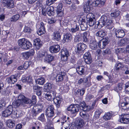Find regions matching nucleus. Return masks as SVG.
<instances>
[{
    "mask_svg": "<svg viewBox=\"0 0 129 129\" xmlns=\"http://www.w3.org/2000/svg\"><path fill=\"white\" fill-rule=\"evenodd\" d=\"M54 8L52 6H49L46 9L47 14L49 16H51L53 13Z\"/></svg>",
    "mask_w": 129,
    "mask_h": 129,
    "instance_id": "29",
    "label": "nucleus"
},
{
    "mask_svg": "<svg viewBox=\"0 0 129 129\" xmlns=\"http://www.w3.org/2000/svg\"><path fill=\"white\" fill-rule=\"evenodd\" d=\"M54 106L53 105H49L48 106L46 110V112L48 117H52L54 116Z\"/></svg>",
    "mask_w": 129,
    "mask_h": 129,
    "instance_id": "4",
    "label": "nucleus"
},
{
    "mask_svg": "<svg viewBox=\"0 0 129 129\" xmlns=\"http://www.w3.org/2000/svg\"><path fill=\"white\" fill-rule=\"evenodd\" d=\"M23 31L25 33H30V29L29 27L25 25L24 29Z\"/></svg>",
    "mask_w": 129,
    "mask_h": 129,
    "instance_id": "63",
    "label": "nucleus"
},
{
    "mask_svg": "<svg viewBox=\"0 0 129 129\" xmlns=\"http://www.w3.org/2000/svg\"><path fill=\"white\" fill-rule=\"evenodd\" d=\"M33 89L34 91L36 92V94L38 96H40L41 95L42 93V87H40L37 85H35L33 86Z\"/></svg>",
    "mask_w": 129,
    "mask_h": 129,
    "instance_id": "13",
    "label": "nucleus"
},
{
    "mask_svg": "<svg viewBox=\"0 0 129 129\" xmlns=\"http://www.w3.org/2000/svg\"><path fill=\"white\" fill-rule=\"evenodd\" d=\"M54 59V57L51 54H48L43 58V60L44 62L46 63H50Z\"/></svg>",
    "mask_w": 129,
    "mask_h": 129,
    "instance_id": "17",
    "label": "nucleus"
},
{
    "mask_svg": "<svg viewBox=\"0 0 129 129\" xmlns=\"http://www.w3.org/2000/svg\"><path fill=\"white\" fill-rule=\"evenodd\" d=\"M101 41L106 45L108 44L109 42L108 38L107 37L103 38Z\"/></svg>",
    "mask_w": 129,
    "mask_h": 129,
    "instance_id": "60",
    "label": "nucleus"
},
{
    "mask_svg": "<svg viewBox=\"0 0 129 129\" xmlns=\"http://www.w3.org/2000/svg\"><path fill=\"white\" fill-rule=\"evenodd\" d=\"M94 97V96L91 94H87L86 96V100L87 101H89Z\"/></svg>",
    "mask_w": 129,
    "mask_h": 129,
    "instance_id": "62",
    "label": "nucleus"
},
{
    "mask_svg": "<svg viewBox=\"0 0 129 129\" xmlns=\"http://www.w3.org/2000/svg\"><path fill=\"white\" fill-rule=\"evenodd\" d=\"M87 81V78H81L78 81V83L79 84H81V83L85 82Z\"/></svg>",
    "mask_w": 129,
    "mask_h": 129,
    "instance_id": "59",
    "label": "nucleus"
},
{
    "mask_svg": "<svg viewBox=\"0 0 129 129\" xmlns=\"http://www.w3.org/2000/svg\"><path fill=\"white\" fill-rule=\"evenodd\" d=\"M61 56L69 55L68 51L65 48H63L61 50Z\"/></svg>",
    "mask_w": 129,
    "mask_h": 129,
    "instance_id": "39",
    "label": "nucleus"
},
{
    "mask_svg": "<svg viewBox=\"0 0 129 129\" xmlns=\"http://www.w3.org/2000/svg\"><path fill=\"white\" fill-rule=\"evenodd\" d=\"M21 48L24 49H28L31 47L32 44L28 41L26 40Z\"/></svg>",
    "mask_w": 129,
    "mask_h": 129,
    "instance_id": "26",
    "label": "nucleus"
},
{
    "mask_svg": "<svg viewBox=\"0 0 129 129\" xmlns=\"http://www.w3.org/2000/svg\"><path fill=\"white\" fill-rule=\"evenodd\" d=\"M80 109L84 111H88L90 109V107L86 105L85 103L84 102H82L80 103Z\"/></svg>",
    "mask_w": 129,
    "mask_h": 129,
    "instance_id": "14",
    "label": "nucleus"
},
{
    "mask_svg": "<svg viewBox=\"0 0 129 129\" xmlns=\"http://www.w3.org/2000/svg\"><path fill=\"white\" fill-rule=\"evenodd\" d=\"M69 86L70 85L69 84L67 83L66 85L61 86L60 89L63 92H67L69 90Z\"/></svg>",
    "mask_w": 129,
    "mask_h": 129,
    "instance_id": "28",
    "label": "nucleus"
},
{
    "mask_svg": "<svg viewBox=\"0 0 129 129\" xmlns=\"http://www.w3.org/2000/svg\"><path fill=\"white\" fill-rule=\"evenodd\" d=\"M79 25L77 24L74 27H72L69 29V31L72 33H75L77 31H79Z\"/></svg>",
    "mask_w": 129,
    "mask_h": 129,
    "instance_id": "27",
    "label": "nucleus"
},
{
    "mask_svg": "<svg viewBox=\"0 0 129 129\" xmlns=\"http://www.w3.org/2000/svg\"><path fill=\"white\" fill-rule=\"evenodd\" d=\"M125 34V32L123 29H118L116 30L115 32V35L118 38H122Z\"/></svg>",
    "mask_w": 129,
    "mask_h": 129,
    "instance_id": "12",
    "label": "nucleus"
},
{
    "mask_svg": "<svg viewBox=\"0 0 129 129\" xmlns=\"http://www.w3.org/2000/svg\"><path fill=\"white\" fill-rule=\"evenodd\" d=\"M121 106L122 108L124 110H126L129 108V99L126 98L125 102L121 103Z\"/></svg>",
    "mask_w": 129,
    "mask_h": 129,
    "instance_id": "19",
    "label": "nucleus"
},
{
    "mask_svg": "<svg viewBox=\"0 0 129 129\" xmlns=\"http://www.w3.org/2000/svg\"><path fill=\"white\" fill-rule=\"evenodd\" d=\"M106 2V0H96V3L99 7L104 5Z\"/></svg>",
    "mask_w": 129,
    "mask_h": 129,
    "instance_id": "47",
    "label": "nucleus"
},
{
    "mask_svg": "<svg viewBox=\"0 0 129 129\" xmlns=\"http://www.w3.org/2000/svg\"><path fill=\"white\" fill-rule=\"evenodd\" d=\"M6 80L9 84H14L17 81L16 76L14 75H12L9 77L8 78L6 79Z\"/></svg>",
    "mask_w": 129,
    "mask_h": 129,
    "instance_id": "8",
    "label": "nucleus"
},
{
    "mask_svg": "<svg viewBox=\"0 0 129 129\" xmlns=\"http://www.w3.org/2000/svg\"><path fill=\"white\" fill-rule=\"evenodd\" d=\"M102 112L103 111L102 109L100 108L98 109L95 112L94 115V117L96 118H98L101 114Z\"/></svg>",
    "mask_w": 129,
    "mask_h": 129,
    "instance_id": "40",
    "label": "nucleus"
},
{
    "mask_svg": "<svg viewBox=\"0 0 129 129\" xmlns=\"http://www.w3.org/2000/svg\"><path fill=\"white\" fill-rule=\"evenodd\" d=\"M34 44L35 46L36 49L39 50L42 46V42L40 39L37 38L34 40Z\"/></svg>",
    "mask_w": 129,
    "mask_h": 129,
    "instance_id": "16",
    "label": "nucleus"
},
{
    "mask_svg": "<svg viewBox=\"0 0 129 129\" xmlns=\"http://www.w3.org/2000/svg\"><path fill=\"white\" fill-rule=\"evenodd\" d=\"M31 63L30 62L28 61L25 62L24 63L23 65V67L24 69H27L29 66L30 65Z\"/></svg>",
    "mask_w": 129,
    "mask_h": 129,
    "instance_id": "57",
    "label": "nucleus"
},
{
    "mask_svg": "<svg viewBox=\"0 0 129 129\" xmlns=\"http://www.w3.org/2000/svg\"><path fill=\"white\" fill-rule=\"evenodd\" d=\"M38 120L43 122H44L46 121L45 115L44 113L42 114L38 117Z\"/></svg>",
    "mask_w": 129,
    "mask_h": 129,
    "instance_id": "48",
    "label": "nucleus"
},
{
    "mask_svg": "<svg viewBox=\"0 0 129 129\" xmlns=\"http://www.w3.org/2000/svg\"><path fill=\"white\" fill-rule=\"evenodd\" d=\"M49 50L52 53H57L60 50V46L58 45H54L50 46Z\"/></svg>",
    "mask_w": 129,
    "mask_h": 129,
    "instance_id": "7",
    "label": "nucleus"
},
{
    "mask_svg": "<svg viewBox=\"0 0 129 129\" xmlns=\"http://www.w3.org/2000/svg\"><path fill=\"white\" fill-rule=\"evenodd\" d=\"M45 32V29L39 28L38 30L37 33L39 35L41 36L43 35Z\"/></svg>",
    "mask_w": 129,
    "mask_h": 129,
    "instance_id": "56",
    "label": "nucleus"
},
{
    "mask_svg": "<svg viewBox=\"0 0 129 129\" xmlns=\"http://www.w3.org/2000/svg\"><path fill=\"white\" fill-rule=\"evenodd\" d=\"M84 125L83 120L81 119L78 120H77V123L76 124V126L77 128H80L82 127Z\"/></svg>",
    "mask_w": 129,
    "mask_h": 129,
    "instance_id": "33",
    "label": "nucleus"
},
{
    "mask_svg": "<svg viewBox=\"0 0 129 129\" xmlns=\"http://www.w3.org/2000/svg\"><path fill=\"white\" fill-rule=\"evenodd\" d=\"M105 25L106 27L109 29H111L114 26V24L113 21L109 19L108 20V22Z\"/></svg>",
    "mask_w": 129,
    "mask_h": 129,
    "instance_id": "30",
    "label": "nucleus"
},
{
    "mask_svg": "<svg viewBox=\"0 0 129 129\" xmlns=\"http://www.w3.org/2000/svg\"><path fill=\"white\" fill-rule=\"evenodd\" d=\"M15 122L14 121L9 120L7 123V125L8 127L10 128H12L15 125Z\"/></svg>",
    "mask_w": 129,
    "mask_h": 129,
    "instance_id": "46",
    "label": "nucleus"
},
{
    "mask_svg": "<svg viewBox=\"0 0 129 129\" xmlns=\"http://www.w3.org/2000/svg\"><path fill=\"white\" fill-rule=\"evenodd\" d=\"M72 36L70 33H67L64 36L63 39L65 42H68L72 39Z\"/></svg>",
    "mask_w": 129,
    "mask_h": 129,
    "instance_id": "31",
    "label": "nucleus"
},
{
    "mask_svg": "<svg viewBox=\"0 0 129 129\" xmlns=\"http://www.w3.org/2000/svg\"><path fill=\"white\" fill-rule=\"evenodd\" d=\"M86 47V45L83 43H78L76 46V52L78 54L80 53L84 50Z\"/></svg>",
    "mask_w": 129,
    "mask_h": 129,
    "instance_id": "5",
    "label": "nucleus"
},
{
    "mask_svg": "<svg viewBox=\"0 0 129 129\" xmlns=\"http://www.w3.org/2000/svg\"><path fill=\"white\" fill-rule=\"evenodd\" d=\"M76 70L77 73L82 75L84 71V67L83 66H79L76 68Z\"/></svg>",
    "mask_w": 129,
    "mask_h": 129,
    "instance_id": "25",
    "label": "nucleus"
},
{
    "mask_svg": "<svg viewBox=\"0 0 129 129\" xmlns=\"http://www.w3.org/2000/svg\"><path fill=\"white\" fill-rule=\"evenodd\" d=\"M22 81L23 82H27L28 83L32 82V79L29 77L28 76L25 78L22 79Z\"/></svg>",
    "mask_w": 129,
    "mask_h": 129,
    "instance_id": "51",
    "label": "nucleus"
},
{
    "mask_svg": "<svg viewBox=\"0 0 129 129\" xmlns=\"http://www.w3.org/2000/svg\"><path fill=\"white\" fill-rule=\"evenodd\" d=\"M35 54V51L34 49H31L29 52H27L23 53V56L24 58L26 59H28L30 56H33Z\"/></svg>",
    "mask_w": 129,
    "mask_h": 129,
    "instance_id": "11",
    "label": "nucleus"
},
{
    "mask_svg": "<svg viewBox=\"0 0 129 129\" xmlns=\"http://www.w3.org/2000/svg\"><path fill=\"white\" fill-rule=\"evenodd\" d=\"M45 82V79L42 77L39 78L36 80V82L37 84L41 85H43Z\"/></svg>",
    "mask_w": 129,
    "mask_h": 129,
    "instance_id": "38",
    "label": "nucleus"
},
{
    "mask_svg": "<svg viewBox=\"0 0 129 129\" xmlns=\"http://www.w3.org/2000/svg\"><path fill=\"white\" fill-rule=\"evenodd\" d=\"M129 118H120L119 120V121L121 123L124 124H127L129 122Z\"/></svg>",
    "mask_w": 129,
    "mask_h": 129,
    "instance_id": "49",
    "label": "nucleus"
},
{
    "mask_svg": "<svg viewBox=\"0 0 129 129\" xmlns=\"http://www.w3.org/2000/svg\"><path fill=\"white\" fill-rule=\"evenodd\" d=\"M120 43L122 44L128 43H129V40L127 38H124L121 40Z\"/></svg>",
    "mask_w": 129,
    "mask_h": 129,
    "instance_id": "55",
    "label": "nucleus"
},
{
    "mask_svg": "<svg viewBox=\"0 0 129 129\" xmlns=\"http://www.w3.org/2000/svg\"><path fill=\"white\" fill-rule=\"evenodd\" d=\"M87 21L88 24L90 26H93L96 23L95 19L92 18H87Z\"/></svg>",
    "mask_w": 129,
    "mask_h": 129,
    "instance_id": "23",
    "label": "nucleus"
},
{
    "mask_svg": "<svg viewBox=\"0 0 129 129\" xmlns=\"http://www.w3.org/2000/svg\"><path fill=\"white\" fill-rule=\"evenodd\" d=\"M3 59L4 61L6 62L7 61L8 59V57L6 55L3 54H2V59Z\"/></svg>",
    "mask_w": 129,
    "mask_h": 129,
    "instance_id": "61",
    "label": "nucleus"
},
{
    "mask_svg": "<svg viewBox=\"0 0 129 129\" xmlns=\"http://www.w3.org/2000/svg\"><path fill=\"white\" fill-rule=\"evenodd\" d=\"M120 12L118 10H115L110 14L111 16L114 18H117L119 15Z\"/></svg>",
    "mask_w": 129,
    "mask_h": 129,
    "instance_id": "34",
    "label": "nucleus"
},
{
    "mask_svg": "<svg viewBox=\"0 0 129 129\" xmlns=\"http://www.w3.org/2000/svg\"><path fill=\"white\" fill-rule=\"evenodd\" d=\"M11 114V112H10L7 109L3 112L2 113V116L4 117H7L10 116Z\"/></svg>",
    "mask_w": 129,
    "mask_h": 129,
    "instance_id": "52",
    "label": "nucleus"
},
{
    "mask_svg": "<svg viewBox=\"0 0 129 129\" xmlns=\"http://www.w3.org/2000/svg\"><path fill=\"white\" fill-rule=\"evenodd\" d=\"M112 116V114L110 112H108L105 114L103 118L105 120H108L111 119Z\"/></svg>",
    "mask_w": 129,
    "mask_h": 129,
    "instance_id": "37",
    "label": "nucleus"
},
{
    "mask_svg": "<svg viewBox=\"0 0 129 129\" xmlns=\"http://www.w3.org/2000/svg\"><path fill=\"white\" fill-rule=\"evenodd\" d=\"M53 38L54 40L57 41H59L61 39V36L60 33L58 31H57L53 33Z\"/></svg>",
    "mask_w": 129,
    "mask_h": 129,
    "instance_id": "22",
    "label": "nucleus"
},
{
    "mask_svg": "<svg viewBox=\"0 0 129 129\" xmlns=\"http://www.w3.org/2000/svg\"><path fill=\"white\" fill-rule=\"evenodd\" d=\"M82 34L79 33L75 37L74 41L75 42H78L82 40Z\"/></svg>",
    "mask_w": 129,
    "mask_h": 129,
    "instance_id": "44",
    "label": "nucleus"
},
{
    "mask_svg": "<svg viewBox=\"0 0 129 129\" xmlns=\"http://www.w3.org/2000/svg\"><path fill=\"white\" fill-rule=\"evenodd\" d=\"M38 106H35L33 107L32 111V114L33 116H36L42 111V109L39 108Z\"/></svg>",
    "mask_w": 129,
    "mask_h": 129,
    "instance_id": "6",
    "label": "nucleus"
},
{
    "mask_svg": "<svg viewBox=\"0 0 129 129\" xmlns=\"http://www.w3.org/2000/svg\"><path fill=\"white\" fill-rule=\"evenodd\" d=\"M21 97H19L20 99L22 100V102L23 105V103L26 104H30L32 103L31 100L29 99L26 97L24 95L21 94Z\"/></svg>",
    "mask_w": 129,
    "mask_h": 129,
    "instance_id": "9",
    "label": "nucleus"
},
{
    "mask_svg": "<svg viewBox=\"0 0 129 129\" xmlns=\"http://www.w3.org/2000/svg\"><path fill=\"white\" fill-rule=\"evenodd\" d=\"M124 84L122 83H121L118 84L117 87L114 88L115 90L117 92L121 90L124 86Z\"/></svg>",
    "mask_w": 129,
    "mask_h": 129,
    "instance_id": "32",
    "label": "nucleus"
},
{
    "mask_svg": "<svg viewBox=\"0 0 129 129\" xmlns=\"http://www.w3.org/2000/svg\"><path fill=\"white\" fill-rule=\"evenodd\" d=\"M4 3H5L8 9L13 8L14 6V2L13 0H9L6 1L4 0Z\"/></svg>",
    "mask_w": 129,
    "mask_h": 129,
    "instance_id": "15",
    "label": "nucleus"
},
{
    "mask_svg": "<svg viewBox=\"0 0 129 129\" xmlns=\"http://www.w3.org/2000/svg\"><path fill=\"white\" fill-rule=\"evenodd\" d=\"M53 85L51 83H47L45 85V87L46 89L50 90L51 89L53 86Z\"/></svg>",
    "mask_w": 129,
    "mask_h": 129,
    "instance_id": "50",
    "label": "nucleus"
},
{
    "mask_svg": "<svg viewBox=\"0 0 129 129\" xmlns=\"http://www.w3.org/2000/svg\"><path fill=\"white\" fill-rule=\"evenodd\" d=\"M87 34L88 33L86 31H85L82 34L81 37H82V39L84 42H87L88 41V38H87Z\"/></svg>",
    "mask_w": 129,
    "mask_h": 129,
    "instance_id": "42",
    "label": "nucleus"
},
{
    "mask_svg": "<svg viewBox=\"0 0 129 129\" xmlns=\"http://www.w3.org/2000/svg\"><path fill=\"white\" fill-rule=\"evenodd\" d=\"M108 19L107 16H102L99 20L97 24H96L95 25V28H96L102 27L104 25L108 22Z\"/></svg>",
    "mask_w": 129,
    "mask_h": 129,
    "instance_id": "3",
    "label": "nucleus"
},
{
    "mask_svg": "<svg viewBox=\"0 0 129 129\" xmlns=\"http://www.w3.org/2000/svg\"><path fill=\"white\" fill-rule=\"evenodd\" d=\"M81 29L82 30H85L86 29V23L85 22V20H83L82 22L80 25Z\"/></svg>",
    "mask_w": 129,
    "mask_h": 129,
    "instance_id": "41",
    "label": "nucleus"
},
{
    "mask_svg": "<svg viewBox=\"0 0 129 129\" xmlns=\"http://www.w3.org/2000/svg\"><path fill=\"white\" fill-rule=\"evenodd\" d=\"M80 109V106L77 104L71 105L67 108V110L72 114H76Z\"/></svg>",
    "mask_w": 129,
    "mask_h": 129,
    "instance_id": "2",
    "label": "nucleus"
},
{
    "mask_svg": "<svg viewBox=\"0 0 129 129\" xmlns=\"http://www.w3.org/2000/svg\"><path fill=\"white\" fill-rule=\"evenodd\" d=\"M57 0H47L46 1V5L50 6L53 4Z\"/></svg>",
    "mask_w": 129,
    "mask_h": 129,
    "instance_id": "54",
    "label": "nucleus"
},
{
    "mask_svg": "<svg viewBox=\"0 0 129 129\" xmlns=\"http://www.w3.org/2000/svg\"><path fill=\"white\" fill-rule=\"evenodd\" d=\"M98 43L95 41H93L90 43L89 47L91 49L93 50H95L98 47Z\"/></svg>",
    "mask_w": 129,
    "mask_h": 129,
    "instance_id": "35",
    "label": "nucleus"
},
{
    "mask_svg": "<svg viewBox=\"0 0 129 129\" xmlns=\"http://www.w3.org/2000/svg\"><path fill=\"white\" fill-rule=\"evenodd\" d=\"M91 3L90 2V1H88L87 2L84 8V11L88 13L90 11L91 8H92V6L91 5Z\"/></svg>",
    "mask_w": 129,
    "mask_h": 129,
    "instance_id": "21",
    "label": "nucleus"
},
{
    "mask_svg": "<svg viewBox=\"0 0 129 129\" xmlns=\"http://www.w3.org/2000/svg\"><path fill=\"white\" fill-rule=\"evenodd\" d=\"M99 46V47L101 49H103L105 47L106 45V44L104 43L101 40L99 43L98 44Z\"/></svg>",
    "mask_w": 129,
    "mask_h": 129,
    "instance_id": "58",
    "label": "nucleus"
},
{
    "mask_svg": "<svg viewBox=\"0 0 129 129\" xmlns=\"http://www.w3.org/2000/svg\"><path fill=\"white\" fill-rule=\"evenodd\" d=\"M107 33L104 30H99L96 33V35L98 37L103 38L106 35Z\"/></svg>",
    "mask_w": 129,
    "mask_h": 129,
    "instance_id": "20",
    "label": "nucleus"
},
{
    "mask_svg": "<svg viewBox=\"0 0 129 129\" xmlns=\"http://www.w3.org/2000/svg\"><path fill=\"white\" fill-rule=\"evenodd\" d=\"M125 66L122 63L118 61L116 62L115 65V69L116 71H119L122 68L123 69Z\"/></svg>",
    "mask_w": 129,
    "mask_h": 129,
    "instance_id": "24",
    "label": "nucleus"
},
{
    "mask_svg": "<svg viewBox=\"0 0 129 129\" xmlns=\"http://www.w3.org/2000/svg\"><path fill=\"white\" fill-rule=\"evenodd\" d=\"M85 61L87 64H90L92 62V59L91 57L84 58Z\"/></svg>",
    "mask_w": 129,
    "mask_h": 129,
    "instance_id": "53",
    "label": "nucleus"
},
{
    "mask_svg": "<svg viewBox=\"0 0 129 129\" xmlns=\"http://www.w3.org/2000/svg\"><path fill=\"white\" fill-rule=\"evenodd\" d=\"M65 75L66 73L62 72H61L60 74H57L56 77V81L57 82L62 81L65 77Z\"/></svg>",
    "mask_w": 129,
    "mask_h": 129,
    "instance_id": "10",
    "label": "nucleus"
},
{
    "mask_svg": "<svg viewBox=\"0 0 129 129\" xmlns=\"http://www.w3.org/2000/svg\"><path fill=\"white\" fill-rule=\"evenodd\" d=\"M21 94L19 95L18 96V100H15L13 103V105L16 107H18L21 105H23L22 102V100L19 98L21 96Z\"/></svg>",
    "mask_w": 129,
    "mask_h": 129,
    "instance_id": "18",
    "label": "nucleus"
},
{
    "mask_svg": "<svg viewBox=\"0 0 129 129\" xmlns=\"http://www.w3.org/2000/svg\"><path fill=\"white\" fill-rule=\"evenodd\" d=\"M56 92L55 91L50 90L47 92L45 94V98L48 101L53 100L54 102L56 107L58 108L63 99L61 96H59L56 97Z\"/></svg>",
    "mask_w": 129,
    "mask_h": 129,
    "instance_id": "1",
    "label": "nucleus"
},
{
    "mask_svg": "<svg viewBox=\"0 0 129 129\" xmlns=\"http://www.w3.org/2000/svg\"><path fill=\"white\" fill-rule=\"evenodd\" d=\"M19 17L20 15L19 14L14 15L11 17L10 20L12 22H16L19 19Z\"/></svg>",
    "mask_w": 129,
    "mask_h": 129,
    "instance_id": "43",
    "label": "nucleus"
},
{
    "mask_svg": "<svg viewBox=\"0 0 129 129\" xmlns=\"http://www.w3.org/2000/svg\"><path fill=\"white\" fill-rule=\"evenodd\" d=\"M85 89L83 88L81 89H78L76 92V93L78 95L80 94L81 95H83L85 92Z\"/></svg>",
    "mask_w": 129,
    "mask_h": 129,
    "instance_id": "45",
    "label": "nucleus"
},
{
    "mask_svg": "<svg viewBox=\"0 0 129 129\" xmlns=\"http://www.w3.org/2000/svg\"><path fill=\"white\" fill-rule=\"evenodd\" d=\"M8 111L10 112H11V113H12L13 111V107L12 106L10 105L6 109Z\"/></svg>",
    "mask_w": 129,
    "mask_h": 129,
    "instance_id": "64",
    "label": "nucleus"
},
{
    "mask_svg": "<svg viewBox=\"0 0 129 129\" xmlns=\"http://www.w3.org/2000/svg\"><path fill=\"white\" fill-rule=\"evenodd\" d=\"M27 40L24 38L20 39L18 40V45L22 48L23 45L25 42Z\"/></svg>",
    "mask_w": 129,
    "mask_h": 129,
    "instance_id": "36",
    "label": "nucleus"
}]
</instances>
